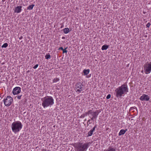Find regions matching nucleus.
<instances>
[{"mask_svg": "<svg viewBox=\"0 0 151 151\" xmlns=\"http://www.w3.org/2000/svg\"><path fill=\"white\" fill-rule=\"evenodd\" d=\"M129 92V88L127 83L119 87L115 90L114 94L117 98L121 97Z\"/></svg>", "mask_w": 151, "mask_h": 151, "instance_id": "1", "label": "nucleus"}, {"mask_svg": "<svg viewBox=\"0 0 151 151\" xmlns=\"http://www.w3.org/2000/svg\"><path fill=\"white\" fill-rule=\"evenodd\" d=\"M42 105L44 108L51 107L54 104V100L51 96H46L41 99Z\"/></svg>", "mask_w": 151, "mask_h": 151, "instance_id": "2", "label": "nucleus"}, {"mask_svg": "<svg viewBox=\"0 0 151 151\" xmlns=\"http://www.w3.org/2000/svg\"><path fill=\"white\" fill-rule=\"evenodd\" d=\"M22 125L19 121L13 122L12 124V129L14 133H16L19 132L22 129Z\"/></svg>", "mask_w": 151, "mask_h": 151, "instance_id": "3", "label": "nucleus"}, {"mask_svg": "<svg viewBox=\"0 0 151 151\" xmlns=\"http://www.w3.org/2000/svg\"><path fill=\"white\" fill-rule=\"evenodd\" d=\"M89 143L87 142L83 143L79 142L76 144V147L77 149L76 151H86L89 146Z\"/></svg>", "mask_w": 151, "mask_h": 151, "instance_id": "4", "label": "nucleus"}, {"mask_svg": "<svg viewBox=\"0 0 151 151\" xmlns=\"http://www.w3.org/2000/svg\"><path fill=\"white\" fill-rule=\"evenodd\" d=\"M145 72L146 74L150 73L151 72V62H147L144 66Z\"/></svg>", "mask_w": 151, "mask_h": 151, "instance_id": "5", "label": "nucleus"}, {"mask_svg": "<svg viewBox=\"0 0 151 151\" xmlns=\"http://www.w3.org/2000/svg\"><path fill=\"white\" fill-rule=\"evenodd\" d=\"M13 99L10 96H7L6 99H4V103L5 106H9L13 102Z\"/></svg>", "mask_w": 151, "mask_h": 151, "instance_id": "6", "label": "nucleus"}, {"mask_svg": "<svg viewBox=\"0 0 151 151\" xmlns=\"http://www.w3.org/2000/svg\"><path fill=\"white\" fill-rule=\"evenodd\" d=\"M100 112L99 110H97L95 111H92L89 117L91 118V120H94V119L96 120L97 119L98 116Z\"/></svg>", "mask_w": 151, "mask_h": 151, "instance_id": "7", "label": "nucleus"}, {"mask_svg": "<svg viewBox=\"0 0 151 151\" xmlns=\"http://www.w3.org/2000/svg\"><path fill=\"white\" fill-rule=\"evenodd\" d=\"M83 85L80 82L77 83L75 85V88L77 89L76 92L81 93L83 90Z\"/></svg>", "mask_w": 151, "mask_h": 151, "instance_id": "8", "label": "nucleus"}, {"mask_svg": "<svg viewBox=\"0 0 151 151\" xmlns=\"http://www.w3.org/2000/svg\"><path fill=\"white\" fill-rule=\"evenodd\" d=\"M21 92V88L19 87H16L14 88L12 91V93L14 95H17Z\"/></svg>", "mask_w": 151, "mask_h": 151, "instance_id": "9", "label": "nucleus"}, {"mask_svg": "<svg viewBox=\"0 0 151 151\" xmlns=\"http://www.w3.org/2000/svg\"><path fill=\"white\" fill-rule=\"evenodd\" d=\"M139 99L142 101H147L149 100L150 99V97L147 95L143 94L139 98Z\"/></svg>", "mask_w": 151, "mask_h": 151, "instance_id": "10", "label": "nucleus"}, {"mask_svg": "<svg viewBox=\"0 0 151 151\" xmlns=\"http://www.w3.org/2000/svg\"><path fill=\"white\" fill-rule=\"evenodd\" d=\"M97 127V125H96L94 127H93L92 129H91L88 133L87 137H89L91 136L94 131L95 130V128Z\"/></svg>", "mask_w": 151, "mask_h": 151, "instance_id": "11", "label": "nucleus"}, {"mask_svg": "<svg viewBox=\"0 0 151 151\" xmlns=\"http://www.w3.org/2000/svg\"><path fill=\"white\" fill-rule=\"evenodd\" d=\"M22 7L20 6H18L16 7L14 10V12L17 13H20L22 10Z\"/></svg>", "mask_w": 151, "mask_h": 151, "instance_id": "12", "label": "nucleus"}, {"mask_svg": "<svg viewBox=\"0 0 151 151\" xmlns=\"http://www.w3.org/2000/svg\"><path fill=\"white\" fill-rule=\"evenodd\" d=\"M127 130V129H126L125 130L123 129L121 130L119 132V135L121 136L122 135L124 134Z\"/></svg>", "mask_w": 151, "mask_h": 151, "instance_id": "13", "label": "nucleus"}, {"mask_svg": "<svg viewBox=\"0 0 151 151\" xmlns=\"http://www.w3.org/2000/svg\"><path fill=\"white\" fill-rule=\"evenodd\" d=\"M90 72V70L89 69H84L83 71V72L84 73V75L85 76H86Z\"/></svg>", "mask_w": 151, "mask_h": 151, "instance_id": "14", "label": "nucleus"}, {"mask_svg": "<svg viewBox=\"0 0 151 151\" xmlns=\"http://www.w3.org/2000/svg\"><path fill=\"white\" fill-rule=\"evenodd\" d=\"M104 151H116V150L114 148L110 147L107 149L105 150Z\"/></svg>", "mask_w": 151, "mask_h": 151, "instance_id": "15", "label": "nucleus"}, {"mask_svg": "<svg viewBox=\"0 0 151 151\" xmlns=\"http://www.w3.org/2000/svg\"><path fill=\"white\" fill-rule=\"evenodd\" d=\"M63 30L64 33L66 34L70 32L69 29L68 28H65L63 29Z\"/></svg>", "mask_w": 151, "mask_h": 151, "instance_id": "16", "label": "nucleus"}, {"mask_svg": "<svg viewBox=\"0 0 151 151\" xmlns=\"http://www.w3.org/2000/svg\"><path fill=\"white\" fill-rule=\"evenodd\" d=\"M108 47L109 45H104L102 46L101 49L102 50H106L108 49Z\"/></svg>", "mask_w": 151, "mask_h": 151, "instance_id": "17", "label": "nucleus"}, {"mask_svg": "<svg viewBox=\"0 0 151 151\" xmlns=\"http://www.w3.org/2000/svg\"><path fill=\"white\" fill-rule=\"evenodd\" d=\"M34 6V4L30 5L27 7V9L29 10H31L33 9V8Z\"/></svg>", "mask_w": 151, "mask_h": 151, "instance_id": "18", "label": "nucleus"}, {"mask_svg": "<svg viewBox=\"0 0 151 151\" xmlns=\"http://www.w3.org/2000/svg\"><path fill=\"white\" fill-rule=\"evenodd\" d=\"M59 80H60V79L59 78H54L52 80L53 83H56L58 81H59Z\"/></svg>", "mask_w": 151, "mask_h": 151, "instance_id": "19", "label": "nucleus"}, {"mask_svg": "<svg viewBox=\"0 0 151 151\" xmlns=\"http://www.w3.org/2000/svg\"><path fill=\"white\" fill-rule=\"evenodd\" d=\"M45 58L46 59H48L50 58V55L48 53L45 56Z\"/></svg>", "mask_w": 151, "mask_h": 151, "instance_id": "20", "label": "nucleus"}, {"mask_svg": "<svg viewBox=\"0 0 151 151\" xmlns=\"http://www.w3.org/2000/svg\"><path fill=\"white\" fill-rule=\"evenodd\" d=\"M8 46V44L7 43H4L1 46L2 48H6V47Z\"/></svg>", "mask_w": 151, "mask_h": 151, "instance_id": "21", "label": "nucleus"}, {"mask_svg": "<svg viewBox=\"0 0 151 151\" xmlns=\"http://www.w3.org/2000/svg\"><path fill=\"white\" fill-rule=\"evenodd\" d=\"M92 110H89L88 111L86 112V114H87L89 116V114L91 115Z\"/></svg>", "mask_w": 151, "mask_h": 151, "instance_id": "22", "label": "nucleus"}, {"mask_svg": "<svg viewBox=\"0 0 151 151\" xmlns=\"http://www.w3.org/2000/svg\"><path fill=\"white\" fill-rule=\"evenodd\" d=\"M137 109V108L135 106L132 107L130 108L129 109V111H130L133 109Z\"/></svg>", "mask_w": 151, "mask_h": 151, "instance_id": "23", "label": "nucleus"}, {"mask_svg": "<svg viewBox=\"0 0 151 151\" xmlns=\"http://www.w3.org/2000/svg\"><path fill=\"white\" fill-rule=\"evenodd\" d=\"M151 25V24H150V22H148V23H147V24H146V27H149L150 25Z\"/></svg>", "mask_w": 151, "mask_h": 151, "instance_id": "24", "label": "nucleus"}, {"mask_svg": "<svg viewBox=\"0 0 151 151\" xmlns=\"http://www.w3.org/2000/svg\"><path fill=\"white\" fill-rule=\"evenodd\" d=\"M111 97V95L110 94H109L107 96H106V99H109Z\"/></svg>", "mask_w": 151, "mask_h": 151, "instance_id": "25", "label": "nucleus"}, {"mask_svg": "<svg viewBox=\"0 0 151 151\" xmlns=\"http://www.w3.org/2000/svg\"><path fill=\"white\" fill-rule=\"evenodd\" d=\"M38 64H36L34 67H33V68L34 69H35L36 68H37V67H38Z\"/></svg>", "mask_w": 151, "mask_h": 151, "instance_id": "26", "label": "nucleus"}, {"mask_svg": "<svg viewBox=\"0 0 151 151\" xmlns=\"http://www.w3.org/2000/svg\"><path fill=\"white\" fill-rule=\"evenodd\" d=\"M22 96V95H21L20 96H19V95L18 96H17V98L18 99H21V97Z\"/></svg>", "mask_w": 151, "mask_h": 151, "instance_id": "27", "label": "nucleus"}, {"mask_svg": "<svg viewBox=\"0 0 151 151\" xmlns=\"http://www.w3.org/2000/svg\"><path fill=\"white\" fill-rule=\"evenodd\" d=\"M63 53H67V51L66 50V48H65L64 49H63Z\"/></svg>", "mask_w": 151, "mask_h": 151, "instance_id": "28", "label": "nucleus"}, {"mask_svg": "<svg viewBox=\"0 0 151 151\" xmlns=\"http://www.w3.org/2000/svg\"><path fill=\"white\" fill-rule=\"evenodd\" d=\"M90 119H89V120H88V122H87V124H88V122H89V124H91V123H90Z\"/></svg>", "mask_w": 151, "mask_h": 151, "instance_id": "29", "label": "nucleus"}, {"mask_svg": "<svg viewBox=\"0 0 151 151\" xmlns=\"http://www.w3.org/2000/svg\"><path fill=\"white\" fill-rule=\"evenodd\" d=\"M63 48L62 47H60L59 49V50H63Z\"/></svg>", "mask_w": 151, "mask_h": 151, "instance_id": "30", "label": "nucleus"}, {"mask_svg": "<svg viewBox=\"0 0 151 151\" xmlns=\"http://www.w3.org/2000/svg\"><path fill=\"white\" fill-rule=\"evenodd\" d=\"M84 116H86L88 115L87 114H86V112L85 114H84Z\"/></svg>", "mask_w": 151, "mask_h": 151, "instance_id": "31", "label": "nucleus"}, {"mask_svg": "<svg viewBox=\"0 0 151 151\" xmlns=\"http://www.w3.org/2000/svg\"><path fill=\"white\" fill-rule=\"evenodd\" d=\"M62 38L63 39H65V37H62Z\"/></svg>", "mask_w": 151, "mask_h": 151, "instance_id": "32", "label": "nucleus"}, {"mask_svg": "<svg viewBox=\"0 0 151 151\" xmlns=\"http://www.w3.org/2000/svg\"><path fill=\"white\" fill-rule=\"evenodd\" d=\"M84 116H84V114H83V115H82L81 116V117H84Z\"/></svg>", "mask_w": 151, "mask_h": 151, "instance_id": "33", "label": "nucleus"}, {"mask_svg": "<svg viewBox=\"0 0 151 151\" xmlns=\"http://www.w3.org/2000/svg\"><path fill=\"white\" fill-rule=\"evenodd\" d=\"M22 38V37H21L19 38V40H21Z\"/></svg>", "mask_w": 151, "mask_h": 151, "instance_id": "34", "label": "nucleus"}, {"mask_svg": "<svg viewBox=\"0 0 151 151\" xmlns=\"http://www.w3.org/2000/svg\"><path fill=\"white\" fill-rule=\"evenodd\" d=\"M63 27V25H62L61 27V28H62Z\"/></svg>", "mask_w": 151, "mask_h": 151, "instance_id": "35", "label": "nucleus"}, {"mask_svg": "<svg viewBox=\"0 0 151 151\" xmlns=\"http://www.w3.org/2000/svg\"><path fill=\"white\" fill-rule=\"evenodd\" d=\"M90 77V76H87V78H89V77Z\"/></svg>", "mask_w": 151, "mask_h": 151, "instance_id": "36", "label": "nucleus"}, {"mask_svg": "<svg viewBox=\"0 0 151 151\" xmlns=\"http://www.w3.org/2000/svg\"><path fill=\"white\" fill-rule=\"evenodd\" d=\"M29 72V70H28L27 71V73H28V72Z\"/></svg>", "mask_w": 151, "mask_h": 151, "instance_id": "37", "label": "nucleus"}, {"mask_svg": "<svg viewBox=\"0 0 151 151\" xmlns=\"http://www.w3.org/2000/svg\"><path fill=\"white\" fill-rule=\"evenodd\" d=\"M143 71L142 70L141 71V72L143 73Z\"/></svg>", "mask_w": 151, "mask_h": 151, "instance_id": "38", "label": "nucleus"}]
</instances>
